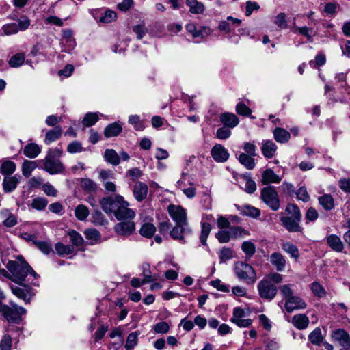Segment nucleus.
Instances as JSON below:
<instances>
[{
	"label": "nucleus",
	"instance_id": "nucleus-38",
	"mask_svg": "<svg viewBox=\"0 0 350 350\" xmlns=\"http://www.w3.org/2000/svg\"><path fill=\"white\" fill-rule=\"evenodd\" d=\"M230 230L232 239H243L250 235L248 230L240 226H232L230 227Z\"/></svg>",
	"mask_w": 350,
	"mask_h": 350
},
{
	"label": "nucleus",
	"instance_id": "nucleus-27",
	"mask_svg": "<svg viewBox=\"0 0 350 350\" xmlns=\"http://www.w3.org/2000/svg\"><path fill=\"white\" fill-rule=\"evenodd\" d=\"M241 22V21L239 18L228 16L227 17L226 21H223L219 23L218 29L220 31L229 33L232 31V28L230 27V23L239 25Z\"/></svg>",
	"mask_w": 350,
	"mask_h": 350
},
{
	"label": "nucleus",
	"instance_id": "nucleus-34",
	"mask_svg": "<svg viewBox=\"0 0 350 350\" xmlns=\"http://www.w3.org/2000/svg\"><path fill=\"white\" fill-rule=\"evenodd\" d=\"M23 153L29 158H35L40 153V148L37 144L31 143L24 148Z\"/></svg>",
	"mask_w": 350,
	"mask_h": 350
},
{
	"label": "nucleus",
	"instance_id": "nucleus-58",
	"mask_svg": "<svg viewBox=\"0 0 350 350\" xmlns=\"http://www.w3.org/2000/svg\"><path fill=\"white\" fill-rule=\"evenodd\" d=\"M2 214L7 216L6 219L3 221L4 226L7 227H12L17 224V219L16 216L10 213L8 210L3 211Z\"/></svg>",
	"mask_w": 350,
	"mask_h": 350
},
{
	"label": "nucleus",
	"instance_id": "nucleus-44",
	"mask_svg": "<svg viewBox=\"0 0 350 350\" xmlns=\"http://www.w3.org/2000/svg\"><path fill=\"white\" fill-rule=\"evenodd\" d=\"M215 237L221 243H228L232 239L230 229L220 230L216 233Z\"/></svg>",
	"mask_w": 350,
	"mask_h": 350
},
{
	"label": "nucleus",
	"instance_id": "nucleus-25",
	"mask_svg": "<svg viewBox=\"0 0 350 350\" xmlns=\"http://www.w3.org/2000/svg\"><path fill=\"white\" fill-rule=\"evenodd\" d=\"M282 178L271 169H267L262 174V182L265 185L270 183H279Z\"/></svg>",
	"mask_w": 350,
	"mask_h": 350
},
{
	"label": "nucleus",
	"instance_id": "nucleus-37",
	"mask_svg": "<svg viewBox=\"0 0 350 350\" xmlns=\"http://www.w3.org/2000/svg\"><path fill=\"white\" fill-rule=\"evenodd\" d=\"M85 238L91 241L92 244L96 243L100 241L101 235L100 232L94 228L87 229L84 232Z\"/></svg>",
	"mask_w": 350,
	"mask_h": 350
},
{
	"label": "nucleus",
	"instance_id": "nucleus-31",
	"mask_svg": "<svg viewBox=\"0 0 350 350\" xmlns=\"http://www.w3.org/2000/svg\"><path fill=\"white\" fill-rule=\"evenodd\" d=\"M104 158L107 163L113 165L120 163V157L113 149H106L104 152Z\"/></svg>",
	"mask_w": 350,
	"mask_h": 350
},
{
	"label": "nucleus",
	"instance_id": "nucleus-9",
	"mask_svg": "<svg viewBox=\"0 0 350 350\" xmlns=\"http://www.w3.org/2000/svg\"><path fill=\"white\" fill-rule=\"evenodd\" d=\"M246 312L241 308H234L231 321L239 327H247L252 324V320L246 318Z\"/></svg>",
	"mask_w": 350,
	"mask_h": 350
},
{
	"label": "nucleus",
	"instance_id": "nucleus-23",
	"mask_svg": "<svg viewBox=\"0 0 350 350\" xmlns=\"http://www.w3.org/2000/svg\"><path fill=\"white\" fill-rule=\"evenodd\" d=\"M72 31L71 29H63L62 43L66 45L65 51L69 52L75 46V41L72 37Z\"/></svg>",
	"mask_w": 350,
	"mask_h": 350
},
{
	"label": "nucleus",
	"instance_id": "nucleus-57",
	"mask_svg": "<svg viewBox=\"0 0 350 350\" xmlns=\"http://www.w3.org/2000/svg\"><path fill=\"white\" fill-rule=\"evenodd\" d=\"M231 135V131L229 128L222 126L219 128L215 133V136L217 139L221 140H226L228 139Z\"/></svg>",
	"mask_w": 350,
	"mask_h": 350
},
{
	"label": "nucleus",
	"instance_id": "nucleus-35",
	"mask_svg": "<svg viewBox=\"0 0 350 350\" xmlns=\"http://www.w3.org/2000/svg\"><path fill=\"white\" fill-rule=\"evenodd\" d=\"M282 248L284 252L290 254L292 258L297 259L299 257L298 248L294 244L290 242H284L282 244Z\"/></svg>",
	"mask_w": 350,
	"mask_h": 350
},
{
	"label": "nucleus",
	"instance_id": "nucleus-36",
	"mask_svg": "<svg viewBox=\"0 0 350 350\" xmlns=\"http://www.w3.org/2000/svg\"><path fill=\"white\" fill-rule=\"evenodd\" d=\"M252 156L247 155L245 153H241L239 157V162L248 170L254 168L256 164Z\"/></svg>",
	"mask_w": 350,
	"mask_h": 350
},
{
	"label": "nucleus",
	"instance_id": "nucleus-63",
	"mask_svg": "<svg viewBox=\"0 0 350 350\" xmlns=\"http://www.w3.org/2000/svg\"><path fill=\"white\" fill-rule=\"evenodd\" d=\"M48 201L44 198H36L32 200L31 206L37 210H43L47 205Z\"/></svg>",
	"mask_w": 350,
	"mask_h": 350
},
{
	"label": "nucleus",
	"instance_id": "nucleus-42",
	"mask_svg": "<svg viewBox=\"0 0 350 350\" xmlns=\"http://www.w3.org/2000/svg\"><path fill=\"white\" fill-rule=\"evenodd\" d=\"M89 213L88 207L83 204L78 205L75 210V215L80 221L85 220L88 217Z\"/></svg>",
	"mask_w": 350,
	"mask_h": 350
},
{
	"label": "nucleus",
	"instance_id": "nucleus-29",
	"mask_svg": "<svg viewBox=\"0 0 350 350\" xmlns=\"http://www.w3.org/2000/svg\"><path fill=\"white\" fill-rule=\"evenodd\" d=\"M122 131V125L120 122H114L109 124L105 129V136L106 137H112L118 135Z\"/></svg>",
	"mask_w": 350,
	"mask_h": 350
},
{
	"label": "nucleus",
	"instance_id": "nucleus-5",
	"mask_svg": "<svg viewBox=\"0 0 350 350\" xmlns=\"http://www.w3.org/2000/svg\"><path fill=\"white\" fill-rule=\"evenodd\" d=\"M12 308L8 306H4L2 308V313L4 317L9 323H18L21 320V317L26 313V310L21 306L11 304Z\"/></svg>",
	"mask_w": 350,
	"mask_h": 350
},
{
	"label": "nucleus",
	"instance_id": "nucleus-41",
	"mask_svg": "<svg viewBox=\"0 0 350 350\" xmlns=\"http://www.w3.org/2000/svg\"><path fill=\"white\" fill-rule=\"evenodd\" d=\"M16 170V164L11 161H4L1 166L0 172L4 175H10Z\"/></svg>",
	"mask_w": 350,
	"mask_h": 350
},
{
	"label": "nucleus",
	"instance_id": "nucleus-11",
	"mask_svg": "<svg viewBox=\"0 0 350 350\" xmlns=\"http://www.w3.org/2000/svg\"><path fill=\"white\" fill-rule=\"evenodd\" d=\"M64 167L62 163L57 159H54L51 155L45 158L44 170L51 174H58L63 172Z\"/></svg>",
	"mask_w": 350,
	"mask_h": 350
},
{
	"label": "nucleus",
	"instance_id": "nucleus-4",
	"mask_svg": "<svg viewBox=\"0 0 350 350\" xmlns=\"http://www.w3.org/2000/svg\"><path fill=\"white\" fill-rule=\"evenodd\" d=\"M234 272L236 275L247 284H253L256 282L257 277L253 267L243 262H237L234 264Z\"/></svg>",
	"mask_w": 350,
	"mask_h": 350
},
{
	"label": "nucleus",
	"instance_id": "nucleus-16",
	"mask_svg": "<svg viewBox=\"0 0 350 350\" xmlns=\"http://www.w3.org/2000/svg\"><path fill=\"white\" fill-rule=\"evenodd\" d=\"M306 308V304L297 296H293L288 299L285 302V308L288 312L295 310L304 309Z\"/></svg>",
	"mask_w": 350,
	"mask_h": 350
},
{
	"label": "nucleus",
	"instance_id": "nucleus-32",
	"mask_svg": "<svg viewBox=\"0 0 350 350\" xmlns=\"http://www.w3.org/2000/svg\"><path fill=\"white\" fill-rule=\"evenodd\" d=\"M62 133V128L59 126L55 127L54 129L49 131L46 133L45 142L47 144L59 139Z\"/></svg>",
	"mask_w": 350,
	"mask_h": 350
},
{
	"label": "nucleus",
	"instance_id": "nucleus-51",
	"mask_svg": "<svg viewBox=\"0 0 350 350\" xmlns=\"http://www.w3.org/2000/svg\"><path fill=\"white\" fill-rule=\"evenodd\" d=\"M3 35L10 36L13 34L17 33L19 30L18 28V25L15 23H10L4 25L2 27Z\"/></svg>",
	"mask_w": 350,
	"mask_h": 350
},
{
	"label": "nucleus",
	"instance_id": "nucleus-22",
	"mask_svg": "<svg viewBox=\"0 0 350 350\" xmlns=\"http://www.w3.org/2000/svg\"><path fill=\"white\" fill-rule=\"evenodd\" d=\"M19 181L18 176L5 177L3 180V189L5 193H11L16 189Z\"/></svg>",
	"mask_w": 350,
	"mask_h": 350
},
{
	"label": "nucleus",
	"instance_id": "nucleus-40",
	"mask_svg": "<svg viewBox=\"0 0 350 350\" xmlns=\"http://www.w3.org/2000/svg\"><path fill=\"white\" fill-rule=\"evenodd\" d=\"M156 231L155 226L151 223H145L140 228V234L142 236L150 238L153 236Z\"/></svg>",
	"mask_w": 350,
	"mask_h": 350
},
{
	"label": "nucleus",
	"instance_id": "nucleus-49",
	"mask_svg": "<svg viewBox=\"0 0 350 350\" xmlns=\"http://www.w3.org/2000/svg\"><path fill=\"white\" fill-rule=\"evenodd\" d=\"M55 250L59 255H64L72 254L74 248L72 245H65L62 243H57L55 244Z\"/></svg>",
	"mask_w": 350,
	"mask_h": 350
},
{
	"label": "nucleus",
	"instance_id": "nucleus-61",
	"mask_svg": "<svg viewBox=\"0 0 350 350\" xmlns=\"http://www.w3.org/2000/svg\"><path fill=\"white\" fill-rule=\"evenodd\" d=\"M84 150L82 144L78 141L70 143L67 147V151L70 154L81 152Z\"/></svg>",
	"mask_w": 350,
	"mask_h": 350
},
{
	"label": "nucleus",
	"instance_id": "nucleus-60",
	"mask_svg": "<svg viewBox=\"0 0 350 350\" xmlns=\"http://www.w3.org/2000/svg\"><path fill=\"white\" fill-rule=\"evenodd\" d=\"M129 123L133 125L137 131H142L144 129V126L137 115L130 116L129 117Z\"/></svg>",
	"mask_w": 350,
	"mask_h": 350
},
{
	"label": "nucleus",
	"instance_id": "nucleus-59",
	"mask_svg": "<svg viewBox=\"0 0 350 350\" xmlns=\"http://www.w3.org/2000/svg\"><path fill=\"white\" fill-rule=\"evenodd\" d=\"M178 187L183 191V193L189 198H192L196 195V188L191 185L188 188L183 187V181L180 180L177 183Z\"/></svg>",
	"mask_w": 350,
	"mask_h": 350
},
{
	"label": "nucleus",
	"instance_id": "nucleus-33",
	"mask_svg": "<svg viewBox=\"0 0 350 350\" xmlns=\"http://www.w3.org/2000/svg\"><path fill=\"white\" fill-rule=\"evenodd\" d=\"M319 202L326 211H330L334 206V199L329 194H324L320 196L319 198Z\"/></svg>",
	"mask_w": 350,
	"mask_h": 350
},
{
	"label": "nucleus",
	"instance_id": "nucleus-19",
	"mask_svg": "<svg viewBox=\"0 0 350 350\" xmlns=\"http://www.w3.org/2000/svg\"><path fill=\"white\" fill-rule=\"evenodd\" d=\"M270 262L278 271H284L286 267V261L281 253H272L270 255Z\"/></svg>",
	"mask_w": 350,
	"mask_h": 350
},
{
	"label": "nucleus",
	"instance_id": "nucleus-3",
	"mask_svg": "<svg viewBox=\"0 0 350 350\" xmlns=\"http://www.w3.org/2000/svg\"><path fill=\"white\" fill-rule=\"evenodd\" d=\"M286 216H282L280 221L285 228L291 232H301L299 222L301 214L299 208L295 204H288L286 208Z\"/></svg>",
	"mask_w": 350,
	"mask_h": 350
},
{
	"label": "nucleus",
	"instance_id": "nucleus-45",
	"mask_svg": "<svg viewBox=\"0 0 350 350\" xmlns=\"http://www.w3.org/2000/svg\"><path fill=\"white\" fill-rule=\"evenodd\" d=\"M211 230V226L210 224L202 221V229H201V234L200 237V239L201 243L204 245H206V239L210 234Z\"/></svg>",
	"mask_w": 350,
	"mask_h": 350
},
{
	"label": "nucleus",
	"instance_id": "nucleus-18",
	"mask_svg": "<svg viewBox=\"0 0 350 350\" xmlns=\"http://www.w3.org/2000/svg\"><path fill=\"white\" fill-rule=\"evenodd\" d=\"M148 191V187L145 183L137 181L133 187V193L135 198L138 202H142L147 197Z\"/></svg>",
	"mask_w": 350,
	"mask_h": 350
},
{
	"label": "nucleus",
	"instance_id": "nucleus-1",
	"mask_svg": "<svg viewBox=\"0 0 350 350\" xmlns=\"http://www.w3.org/2000/svg\"><path fill=\"white\" fill-rule=\"evenodd\" d=\"M100 204L107 214H113L118 220L133 219L135 212L129 208V203L120 195L103 198Z\"/></svg>",
	"mask_w": 350,
	"mask_h": 350
},
{
	"label": "nucleus",
	"instance_id": "nucleus-64",
	"mask_svg": "<svg viewBox=\"0 0 350 350\" xmlns=\"http://www.w3.org/2000/svg\"><path fill=\"white\" fill-rule=\"evenodd\" d=\"M70 241L77 246L81 245L83 243V238L77 231L72 230L68 233Z\"/></svg>",
	"mask_w": 350,
	"mask_h": 350
},
{
	"label": "nucleus",
	"instance_id": "nucleus-46",
	"mask_svg": "<svg viewBox=\"0 0 350 350\" xmlns=\"http://www.w3.org/2000/svg\"><path fill=\"white\" fill-rule=\"evenodd\" d=\"M138 341V334L136 332H131L129 334L126 338V342L125 345L126 350H133L134 347L137 345Z\"/></svg>",
	"mask_w": 350,
	"mask_h": 350
},
{
	"label": "nucleus",
	"instance_id": "nucleus-52",
	"mask_svg": "<svg viewBox=\"0 0 350 350\" xmlns=\"http://www.w3.org/2000/svg\"><path fill=\"white\" fill-rule=\"evenodd\" d=\"M81 186L88 191H96L98 189L97 184L90 178H83L81 181Z\"/></svg>",
	"mask_w": 350,
	"mask_h": 350
},
{
	"label": "nucleus",
	"instance_id": "nucleus-2",
	"mask_svg": "<svg viewBox=\"0 0 350 350\" xmlns=\"http://www.w3.org/2000/svg\"><path fill=\"white\" fill-rule=\"evenodd\" d=\"M7 269L12 274L11 280L18 284L24 281L28 274L33 277L35 280L38 276L25 261H9L7 264Z\"/></svg>",
	"mask_w": 350,
	"mask_h": 350
},
{
	"label": "nucleus",
	"instance_id": "nucleus-13",
	"mask_svg": "<svg viewBox=\"0 0 350 350\" xmlns=\"http://www.w3.org/2000/svg\"><path fill=\"white\" fill-rule=\"evenodd\" d=\"M11 290L12 293L16 295L18 298L23 299L25 303H29L33 293L31 289L28 286L21 288L18 286H11Z\"/></svg>",
	"mask_w": 350,
	"mask_h": 350
},
{
	"label": "nucleus",
	"instance_id": "nucleus-39",
	"mask_svg": "<svg viewBox=\"0 0 350 350\" xmlns=\"http://www.w3.org/2000/svg\"><path fill=\"white\" fill-rule=\"evenodd\" d=\"M240 211L243 215L252 217H257L260 214V211L258 208L248 204L242 206Z\"/></svg>",
	"mask_w": 350,
	"mask_h": 350
},
{
	"label": "nucleus",
	"instance_id": "nucleus-47",
	"mask_svg": "<svg viewBox=\"0 0 350 350\" xmlns=\"http://www.w3.org/2000/svg\"><path fill=\"white\" fill-rule=\"evenodd\" d=\"M116 18V12L112 10H105L104 13L101 14V16L98 21L103 23H109L113 21Z\"/></svg>",
	"mask_w": 350,
	"mask_h": 350
},
{
	"label": "nucleus",
	"instance_id": "nucleus-62",
	"mask_svg": "<svg viewBox=\"0 0 350 350\" xmlns=\"http://www.w3.org/2000/svg\"><path fill=\"white\" fill-rule=\"evenodd\" d=\"M233 258V252L228 247H223L219 252L221 262H225Z\"/></svg>",
	"mask_w": 350,
	"mask_h": 350
},
{
	"label": "nucleus",
	"instance_id": "nucleus-50",
	"mask_svg": "<svg viewBox=\"0 0 350 350\" xmlns=\"http://www.w3.org/2000/svg\"><path fill=\"white\" fill-rule=\"evenodd\" d=\"M34 245L44 254H49L52 251L51 244L46 241L37 240Z\"/></svg>",
	"mask_w": 350,
	"mask_h": 350
},
{
	"label": "nucleus",
	"instance_id": "nucleus-43",
	"mask_svg": "<svg viewBox=\"0 0 350 350\" xmlns=\"http://www.w3.org/2000/svg\"><path fill=\"white\" fill-rule=\"evenodd\" d=\"M37 167V163L34 161H25L22 166V172L23 176L28 178L32 171Z\"/></svg>",
	"mask_w": 350,
	"mask_h": 350
},
{
	"label": "nucleus",
	"instance_id": "nucleus-26",
	"mask_svg": "<svg viewBox=\"0 0 350 350\" xmlns=\"http://www.w3.org/2000/svg\"><path fill=\"white\" fill-rule=\"evenodd\" d=\"M291 323L298 329H304L309 324V319L304 314H296L292 318Z\"/></svg>",
	"mask_w": 350,
	"mask_h": 350
},
{
	"label": "nucleus",
	"instance_id": "nucleus-28",
	"mask_svg": "<svg viewBox=\"0 0 350 350\" xmlns=\"http://www.w3.org/2000/svg\"><path fill=\"white\" fill-rule=\"evenodd\" d=\"M273 137L276 142L279 143H286L291 138V134L288 131L284 129L277 127L274 129Z\"/></svg>",
	"mask_w": 350,
	"mask_h": 350
},
{
	"label": "nucleus",
	"instance_id": "nucleus-14",
	"mask_svg": "<svg viewBox=\"0 0 350 350\" xmlns=\"http://www.w3.org/2000/svg\"><path fill=\"white\" fill-rule=\"evenodd\" d=\"M211 155L217 162H225L229 158L227 149L221 144H216L212 148Z\"/></svg>",
	"mask_w": 350,
	"mask_h": 350
},
{
	"label": "nucleus",
	"instance_id": "nucleus-6",
	"mask_svg": "<svg viewBox=\"0 0 350 350\" xmlns=\"http://www.w3.org/2000/svg\"><path fill=\"white\" fill-rule=\"evenodd\" d=\"M261 198L263 202L273 211L278 210L280 201L278 195L273 187H267L261 191Z\"/></svg>",
	"mask_w": 350,
	"mask_h": 350
},
{
	"label": "nucleus",
	"instance_id": "nucleus-17",
	"mask_svg": "<svg viewBox=\"0 0 350 350\" xmlns=\"http://www.w3.org/2000/svg\"><path fill=\"white\" fill-rule=\"evenodd\" d=\"M219 120L221 124L229 129L237 126L239 123L238 117L232 113H224L219 116Z\"/></svg>",
	"mask_w": 350,
	"mask_h": 350
},
{
	"label": "nucleus",
	"instance_id": "nucleus-8",
	"mask_svg": "<svg viewBox=\"0 0 350 350\" xmlns=\"http://www.w3.org/2000/svg\"><path fill=\"white\" fill-rule=\"evenodd\" d=\"M168 213L176 224H189L186 210L179 206L170 204L167 207Z\"/></svg>",
	"mask_w": 350,
	"mask_h": 350
},
{
	"label": "nucleus",
	"instance_id": "nucleus-56",
	"mask_svg": "<svg viewBox=\"0 0 350 350\" xmlns=\"http://www.w3.org/2000/svg\"><path fill=\"white\" fill-rule=\"evenodd\" d=\"M98 120V116L96 113H88L83 120V124L85 126H90L94 125Z\"/></svg>",
	"mask_w": 350,
	"mask_h": 350
},
{
	"label": "nucleus",
	"instance_id": "nucleus-12",
	"mask_svg": "<svg viewBox=\"0 0 350 350\" xmlns=\"http://www.w3.org/2000/svg\"><path fill=\"white\" fill-rule=\"evenodd\" d=\"M127 221H122L116 224L114 226L115 232L122 236H129L133 233L135 230V224L132 219H127Z\"/></svg>",
	"mask_w": 350,
	"mask_h": 350
},
{
	"label": "nucleus",
	"instance_id": "nucleus-10",
	"mask_svg": "<svg viewBox=\"0 0 350 350\" xmlns=\"http://www.w3.org/2000/svg\"><path fill=\"white\" fill-rule=\"evenodd\" d=\"M191 232V229L189 224H176V226L170 232V237L181 243H185V234Z\"/></svg>",
	"mask_w": 350,
	"mask_h": 350
},
{
	"label": "nucleus",
	"instance_id": "nucleus-54",
	"mask_svg": "<svg viewBox=\"0 0 350 350\" xmlns=\"http://www.w3.org/2000/svg\"><path fill=\"white\" fill-rule=\"evenodd\" d=\"M310 341L314 345H319L322 340L323 337L321 335V331L319 328L314 329L308 336Z\"/></svg>",
	"mask_w": 350,
	"mask_h": 350
},
{
	"label": "nucleus",
	"instance_id": "nucleus-30",
	"mask_svg": "<svg viewBox=\"0 0 350 350\" xmlns=\"http://www.w3.org/2000/svg\"><path fill=\"white\" fill-rule=\"evenodd\" d=\"M186 4L192 14H200L204 11V5L197 0H186Z\"/></svg>",
	"mask_w": 350,
	"mask_h": 350
},
{
	"label": "nucleus",
	"instance_id": "nucleus-15",
	"mask_svg": "<svg viewBox=\"0 0 350 350\" xmlns=\"http://www.w3.org/2000/svg\"><path fill=\"white\" fill-rule=\"evenodd\" d=\"M333 339L338 342L344 349L350 347V338L349 334L343 329H336L332 332Z\"/></svg>",
	"mask_w": 350,
	"mask_h": 350
},
{
	"label": "nucleus",
	"instance_id": "nucleus-55",
	"mask_svg": "<svg viewBox=\"0 0 350 350\" xmlns=\"http://www.w3.org/2000/svg\"><path fill=\"white\" fill-rule=\"evenodd\" d=\"M241 249L248 257H251L256 251V247L251 241H244L241 245Z\"/></svg>",
	"mask_w": 350,
	"mask_h": 350
},
{
	"label": "nucleus",
	"instance_id": "nucleus-20",
	"mask_svg": "<svg viewBox=\"0 0 350 350\" xmlns=\"http://www.w3.org/2000/svg\"><path fill=\"white\" fill-rule=\"evenodd\" d=\"M326 242L329 247L336 252H341L344 249V244L341 239L336 234H330L327 237Z\"/></svg>",
	"mask_w": 350,
	"mask_h": 350
},
{
	"label": "nucleus",
	"instance_id": "nucleus-21",
	"mask_svg": "<svg viewBox=\"0 0 350 350\" xmlns=\"http://www.w3.org/2000/svg\"><path fill=\"white\" fill-rule=\"evenodd\" d=\"M277 150V146L271 140H263L262 142L261 151L265 158H272Z\"/></svg>",
	"mask_w": 350,
	"mask_h": 350
},
{
	"label": "nucleus",
	"instance_id": "nucleus-24",
	"mask_svg": "<svg viewBox=\"0 0 350 350\" xmlns=\"http://www.w3.org/2000/svg\"><path fill=\"white\" fill-rule=\"evenodd\" d=\"M295 18H294V21ZM291 31L294 33H299L304 36H306L309 41H312V38L313 36V29L311 27H308L307 26L299 27L297 26L295 22L293 23V25L291 27Z\"/></svg>",
	"mask_w": 350,
	"mask_h": 350
},
{
	"label": "nucleus",
	"instance_id": "nucleus-53",
	"mask_svg": "<svg viewBox=\"0 0 350 350\" xmlns=\"http://www.w3.org/2000/svg\"><path fill=\"white\" fill-rule=\"evenodd\" d=\"M170 325L165 321H161L156 323L153 327V330L157 334H167L170 330Z\"/></svg>",
	"mask_w": 350,
	"mask_h": 350
},
{
	"label": "nucleus",
	"instance_id": "nucleus-48",
	"mask_svg": "<svg viewBox=\"0 0 350 350\" xmlns=\"http://www.w3.org/2000/svg\"><path fill=\"white\" fill-rule=\"evenodd\" d=\"M25 55L23 53H17L10 59L8 63L11 67L17 68L23 64Z\"/></svg>",
	"mask_w": 350,
	"mask_h": 350
},
{
	"label": "nucleus",
	"instance_id": "nucleus-7",
	"mask_svg": "<svg viewBox=\"0 0 350 350\" xmlns=\"http://www.w3.org/2000/svg\"><path fill=\"white\" fill-rule=\"evenodd\" d=\"M258 291L261 298L267 300H272L277 294V288L269 282L267 279H262L257 285Z\"/></svg>",
	"mask_w": 350,
	"mask_h": 350
}]
</instances>
